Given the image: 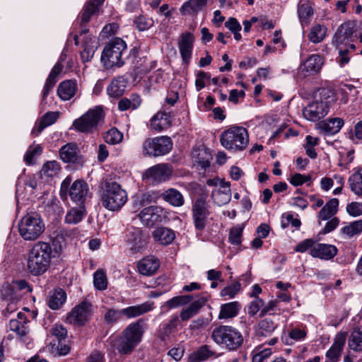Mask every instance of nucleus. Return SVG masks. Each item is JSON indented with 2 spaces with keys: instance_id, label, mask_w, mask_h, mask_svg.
Listing matches in <instances>:
<instances>
[{
  "instance_id": "nucleus-53",
  "label": "nucleus",
  "mask_w": 362,
  "mask_h": 362,
  "mask_svg": "<svg viewBox=\"0 0 362 362\" xmlns=\"http://www.w3.org/2000/svg\"><path fill=\"white\" fill-rule=\"evenodd\" d=\"M243 226L238 225L230 230L228 240L232 245H239L242 243Z\"/></svg>"
},
{
  "instance_id": "nucleus-7",
  "label": "nucleus",
  "mask_w": 362,
  "mask_h": 362,
  "mask_svg": "<svg viewBox=\"0 0 362 362\" xmlns=\"http://www.w3.org/2000/svg\"><path fill=\"white\" fill-rule=\"evenodd\" d=\"M105 117V112L102 106H95L89 109L79 118L74 120L73 125L75 129L83 133H92Z\"/></svg>"
},
{
  "instance_id": "nucleus-36",
  "label": "nucleus",
  "mask_w": 362,
  "mask_h": 362,
  "mask_svg": "<svg viewBox=\"0 0 362 362\" xmlns=\"http://www.w3.org/2000/svg\"><path fill=\"white\" fill-rule=\"evenodd\" d=\"M142 100L139 95L132 93L129 98H122L118 103V109L120 111L127 110H136L141 104Z\"/></svg>"
},
{
  "instance_id": "nucleus-17",
  "label": "nucleus",
  "mask_w": 362,
  "mask_h": 362,
  "mask_svg": "<svg viewBox=\"0 0 362 362\" xmlns=\"http://www.w3.org/2000/svg\"><path fill=\"white\" fill-rule=\"evenodd\" d=\"M69 195L73 202L84 204L90 197L88 184L83 180H75L69 187Z\"/></svg>"
},
{
  "instance_id": "nucleus-38",
  "label": "nucleus",
  "mask_w": 362,
  "mask_h": 362,
  "mask_svg": "<svg viewBox=\"0 0 362 362\" xmlns=\"http://www.w3.org/2000/svg\"><path fill=\"white\" fill-rule=\"evenodd\" d=\"M327 34V28L324 25L314 24L308 35L309 40L313 43L322 42Z\"/></svg>"
},
{
  "instance_id": "nucleus-6",
  "label": "nucleus",
  "mask_w": 362,
  "mask_h": 362,
  "mask_svg": "<svg viewBox=\"0 0 362 362\" xmlns=\"http://www.w3.org/2000/svg\"><path fill=\"white\" fill-rule=\"evenodd\" d=\"M18 230L25 240H35L45 230V224L38 214H29L21 218L18 224Z\"/></svg>"
},
{
  "instance_id": "nucleus-1",
  "label": "nucleus",
  "mask_w": 362,
  "mask_h": 362,
  "mask_svg": "<svg viewBox=\"0 0 362 362\" xmlns=\"http://www.w3.org/2000/svg\"><path fill=\"white\" fill-rule=\"evenodd\" d=\"M51 245L45 242H38L31 249L28 259V269L33 275L45 273L52 259Z\"/></svg>"
},
{
  "instance_id": "nucleus-60",
  "label": "nucleus",
  "mask_w": 362,
  "mask_h": 362,
  "mask_svg": "<svg viewBox=\"0 0 362 362\" xmlns=\"http://www.w3.org/2000/svg\"><path fill=\"white\" fill-rule=\"evenodd\" d=\"M123 315L122 310L110 309L105 314L104 319L107 323H113Z\"/></svg>"
},
{
  "instance_id": "nucleus-61",
  "label": "nucleus",
  "mask_w": 362,
  "mask_h": 362,
  "mask_svg": "<svg viewBox=\"0 0 362 362\" xmlns=\"http://www.w3.org/2000/svg\"><path fill=\"white\" fill-rule=\"evenodd\" d=\"M42 151V149L39 145L30 147L25 153L24 160L27 164L30 165L33 163V158L36 155H40Z\"/></svg>"
},
{
  "instance_id": "nucleus-39",
  "label": "nucleus",
  "mask_w": 362,
  "mask_h": 362,
  "mask_svg": "<svg viewBox=\"0 0 362 362\" xmlns=\"http://www.w3.org/2000/svg\"><path fill=\"white\" fill-rule=\"evenodd\" d=\"M98 10L99 7L97 5H95L93 2H87L78 16V19L80 21V25H83L88 23L91 16L98 12Z\"/></svg>"
},
{
  "instance_id": "nucleus-30",
  "label": "nucleus",
  "mask_w": 362,
  "mask_h": 362,
  "mask_svg": "<svg viewBox=\"0 0 362 362\" xmlns=\"http://www.w3.org/2000/svg\"><path fill=\"white\" fill-rule=\"evenodd\" d=\"M323 64L322 58L319 54H312L300 66L302 71L310 75L317 73Z\"/></svg>"
},
{
  "instance_id": "nucleus-37",
  "label": "nucleus",
  "mask_w": 362,
  "mask_h": 362,
  "mask_svg": "<svg viewBox=\"0 0 362 362\" xmlns=\"http://www.w3.org/2000/svg\"><path fill=\"white\" fill-rule=\"evenodd\" d=\"M208 0H189L181 7L183 15H195L206 4Z\"/></svg>"
},
{
  "instance_id": "nucleus-32",
  "label": "nucleus",
  "mask_w": 362,
  "mask_h": 362,
  "mask_svg": "<svg viewBox=\"0 0 362 362\" xmlns=\"http://www.w3.org/2000/svg\"><path fill=\"white\" fill-rule=\"evenodd\" d=\"M127 81L122 76L114 78L107 88V92L109 96L112 98H119L125 92Z\"/></svg>"
},
{
  "instance_id": "nucleus-57",
  "label": "nucleus",
  "mask_w": 362,
  "mask_h": 362,
  "mask_svg": "<svg viewBox=\"0 0 362 362\" xmlns=\"http://www.w3.org/2000/svg\"><path fill=\"white\" fill-rule=\"evenodd\" d=\"M88 40L90 42L92 40L91 38L86 37V40L83 44V50L81 52V56L84 62L90 61L95 53V46L89 45L88 42Z\"/></svg>"
},
{
  "instance_id": "nucleus-27",
  "label": "nucleus",
  "mask_w": 362,
  "mask_h": 362,
  "mask_svg": "<svg viewBox=\"0 0 362 362\" xmlns=\"http://www.w3.org/2000/svg\"><path fill=\"white\" fill-rule=\"evenodd\" d=\"M354 24L351 22H346L341 25L334 35L337 45L346 43V41L351 40L356 33Z\"/></svg>"
},
{
  "instance_id": "nucleus-2",
  "label": "nucleus",
  "mask_w": 362,
  "mask_h": 362,
  "mask_svg": "<svg viewBox=\"0 0 362 362\" xmlns=\"http://www.w3.org/2000/svg\"><path fill=\"white\" fill-rule=\"evenodd\" d=\"M144 332L141 320L131 323L115 339L113 346L120 354H129L141 341Z\"/></svg>"
},
{
  "instance_id": "nucleus-5",
  "label": "nucleus",
  "mask_w": 362,
  "mask_h": 362,
  "mask_svg": "<svg viewBox=\"0 0 362 362\" xmlns=\"http://www.w3.org/2000/svg\"><path fill=\"white\" fill-rule=\"evenodd\" d=\"M127 201V193L116 182H105L102 187L101 202L110 211L119 210Z\"/></svg>"
},
{
  "instance_id": "nucleus-29",
  "label": "nucleus",
  "mask_w": 362,
  "mask_h": 362,
  "mask_svg": "<svg viewBox=\"0 0 362 362\" xmlns=\"http://www.w3.org/2000/svg\"><path fill=\"white\" fill-rule=\"evenodd\" d=\"M154 240L163 245H168L175 238L174 230L166 227H158L152 233Z\"/></svg>"
},
{
  "instance_id": "nucleus-11",
  "label": "nucleus",
  "mask_w": 362,
  "mask_h": 362,
  "mask_svg": "<svg viewBox=\"0 0 362 362\" xmlns=\"http://www.w3.org/2000/svg\"><path fill=\"white\" fill-rule=\"evenodd\" d=\"M125 243L131 254L141 253L146 247L148 235L141 228L130 226L127 230Z\"/></svg>"
},
{
  "instance_id": "nucleus-22",
  "label": "nucleus",
  "mask_w": 362,
  "mask_h": 362,
  "mask_svg": "<svg viewBox=\"0 0 362 362\" xmlns=\"http://www.w3.org/2000/svg\"><path fill=\"white\" fill-rule=\"evenodd\" d=\"M171 126V119L168 113L159 111L150 119L148 128L156 132H160Z\"/></svg>"
},
{
  "instance_id": "nucleus-45",
  "label": "nucleus",
  "mask_w": 362,
  "mask_h": 362,
  "mask_svg": "<svg viewBox=\"0 0 362 362\" xmlns=\"http://www.w3.org/2000/svg\"><path fill=\"white\" fill-rule=\"evenodd\" d=\"M307 334L306 328L293 327L288 332V336L286 338V343L292 345L296 341H303Z\"/></svg>"
},
{
  "instance_id": "nucleus-35",
  "label": "nucleus",
  "mask_w": 362,
  "mask_h": 362,
  "mask_svg": "<svg viewBox=\"0 0 362 362\" xmlns=\"http://www.w3.org/2000/svg\"><path fill=\"white\" fill-rule=\"evenodd\" d=\"M162 198L170 205L176 207L182 206L185 204L182 194L177 189L170 188L165 190L161 195Z\"/></svg>"
},
{
  "instance_id": "nucleus-23",
  "label": "nucleus",
  "mask_w": 362,
  "mask_h": 362,
  "mask_svg": "<svg viewBox=\"0 0 362 362\" xmlns=\"http://www.w3.org/2000/svg\"><path fill=\"white\" fill-rule=\"evenodd\" d=\"M337 252V248L333 245L319 243L315 245L309 253L313 257L329 260L336 256Z\"/></svg>"
},
{
  "instance_id": "nucleus-19",
  "label": "nucleus",
  "mask_w": 362,
  "mask_h": 362,
  "mask_svg": "<svg viewBox=\"0 0 362 362\" xmlns=\"http://www.w3.org/2000/svg\"><path fill=\"white\" fill-rule=\"evenodd\" d=\"M194 37L191 33H185L180 35L177 46L182 59L185 64L190 62L194 47Z\"/></svg>"
},
{
  "instance_id": "nucleus-56",
  "label": "nucleus",
  "mask_w": 362,
  "mask_h": 362,
  "mask_svg": "<svg viewBox=\"0 0 362 362\" xmlns=\"http://www.w3.org/2000/svg\"><path fill=\"white\" fill-rule=\"evenodd\" d=\"M153 23L152 18H148L144 16H139L134 20V24L139 31L148 30L153 26Z\"/></svg>"
},
{
  "instance_id": "nucleus-16",
  "label": "nucleus",
  "mask_w": 362,
  "mask_h": 362,
  "mask_svg": "<svg viewBox=\"0 0 362 362\" xmlns=\"http://www.w3.org/2000/svg\"><path fill=\"white\" fill-rule=\"evenodd\" d=\"M346 338V332L341 331L337 333L334 337L332 346L325 354L326 362H338L340 360Z\"/></svg>"
},
{
  "instance_id": "nucleus-18",
  "label": "nucleus",
  "mask_w": 362,
  "mask_h": 362,
  "mask_svg": "<svg viewBox=\"0 0 362 362\" xmlns=\"http://www.w3.org/2000/svg\"><path fill=\"white\" fill-rule=\"evenodd\" d=\"M91 304L86 301L76 305L68 313L66 321L69 324L83 325L90 316Z\"/></svg>"
},
{
  "instance_id": "nucleus-49",
  "label": "nucleus",
  "mask_w": 362,
  "mask_h": 362,
  "mask_svg": "<svg viewBox=\"0 0 362 362\" xmlns=\"http://www.w3.org/2000/svg\"><path fill=\"white\" fill-rule=\"evenodd\" d=\"M212 352L207 346H203L189 356V362H202L211 356Z\"/></svg>"
},
{
  "instance_id": "nucleus-31",
  "label": "nucleus",
  "mask_w": 362,
  "mask_h": 362,
  "mask_svg": "<svg viewBox=\"0 0 362 362\" xmlns=\"http://www.w3.org/2000/svg\"><path fill=\"white\" fill-rule=\"evenodd\" d=\"M28 320L23 313H18L16 319H11L9 322L11 330L16 332L20 336H25L29 331Z\"/></svg>"
},
{
  "instance_id": "nucleus-51",
  "label": "nucleus",
  "mask_w": 362,
  "mask_h": 362,
  "mask_svg": "<svg viewBox=\"0 0 362 362\" xmlns=\"http://www.w3.org/2000/svg\"><path fill=\"white\" fill-rule=\"evenodd\" d=\"M59 117L58 112H48L42 118L37 127L38 133L41 132L45 127L54 124Z\"/></svg>"
},
{
  "instance_id": "nucleus-50",
  "label": "nucleus",
  "mask_w": 362,
  "mask_h": 362,
  "mask_svg": "<svg viewBox=\"0 0 362 362\" xmlns=\"http://www.w3.org/2000/svg\"><path fill=\"white\" fill-rule=\"evenodd\" d=\"M241 290V284L235 281L233 284L224 287L220 292L222 297L233 298Z\"/></svg>"
},
{
  "instance_id": "nucleus-9",
  "label": "nucleus",
  "mask_w": 362,
  "mask_h": 362,
  "mask_svg": "<svg viewBox=\"0 0 362 362\" xmlns=\"http://www.w3.org/2000/svg\"><path fill=\"white\" fill-rule=\"evenodd\" d=\"M173 146L171 139L166 136L147 138L142 144V154L145 157H158L170 152Z\"/></svg>"
},
{
  "instance_id": "nucleus-46",
  "label": "nucleus",
  "mask_w": 362,
  "mask_h": 362,
  "mask_svg": "<svg viewBox=\"0 0 362 362\" xmlns=\"http://www.w3.org/2000/svg\"><path fill=\"white\" fill-rule=\"evenodd\" d=\"M84 216L85 209L83 206L72 208L66 213L65 222L69 224H76L83 219Z\"/></svg>"
},
{
  "instance_id": "nucleus-10",
  "label": "nucleus",
  "mask_w": 362,
  "mask_h": 362,
  "mask_svg": "<svg viewBox=\"0 0 362 362\" xmlns=\"http://www.w3.org/2000/svg\"><path fill=\"white\" fill-rule=\"evenodd\" d=\"M210 214V206L206 198L199 197L192 202V216L197 230L202 232L204 230Z\"/></svg>"
},
{
  "instance_id": "nucleus-3",
  "label": "nucleus",
  "mask_w": 362,
  "mask_h": 362,
  "mask_svg": "<svg viewBox=\"0 0 362 362\" xmlns=\"http://www.w3.org/2000/svg\"><path fill=\"white\" fill-rule=\"evenodd\" d=\"M220 142L222 146L228 151H242L246 149L249 144V134L243 127L232 126L221 133Z\"/></svg>"
},
{
  "instance_id": "nucleus-58",
  "label": "nucleus",
  "mask_w": 362,
  "mask_h": 362,
  "mask_svg": "<svg viewBox=\"0 0 362 362\" xmlns=\"http://www.w3.org/2000/svg\"><path fill=\"white\" fill-rule=\"evenodd\" d=\"M211 159V155L205 149L200 150L196 157V161L202 166V168L209 167Z\"/></svg>"
},
{
  "instance_id": "nucleus-15",
  "label": "nucleus",
  "mask_w": 362,
  "mask_h": 362,
  "mask_svg": "<svg viewBox=\"0 0 362 362\" xmlns=\"http://www.w3.org/2000/svg\"><path fill=\"white\" fill-rule=\"evenodd\" d=\"M59 156L64 163H72L77 167L82 166L84 163L80 150L74 143H68L63 146L59 150Z\"/></svg>"
},
{
  "instance_id": "nucleus-55",
  "label": "nucleus",
  "mask_w": 362,
  "mask_h": 362,
  "mask_svg": "<svg viewBox=\"0 0 362 362\" xmlns=\"http://www.w3.org/2000/svg\"><path fill=\"white\" fill-rule=\"evenodd\" d=\"M264 305V301L260 298H256L252 300L247 305V314L250 317H253L257 314L259 311L261 312L262 308Z\"/></svg>"
},
{
  "instance_id": "nucleus-59",
  "label": "nucleus",
  "mask_w": 362,
  "mask_h": 362,
  "mask_svg": "<svg viewBox=\"0 0 362 362\" xmlns=\"http://www.w3.org/2000/svg\"><path fill=\"white\" fill-rule=\"evenodd\" d=\"M349 138L354 143L362 141V120L355 124L354 129L350 132Z\"/></svg>"
},
{
  "instance_id": "nucleus-24",
  "label": "nucleus",
  "mask_w": 362,
  "mask_h": 362,
  "mask_svg": "<svg viewBox=\"0 0 362 362\" xmlns=\"http://www.w3.org/2000/svg\"><path fill=\"white\" fill-rule=\"evenodd\" d=\"M155 308L153 301H146L144 303L136 305L129 306L122 309L124 316L127 318H134L151 311Z\"/></svg>"
},
{
  "instance_id": "nucleus-14",
  "label": "nucleus",
  "mask_w": 362,
  "mask_h": 362,
  "mask_svg": "<svg viewBox=\"0 0 362 362\" xmlns=\"http://www.w3.org/2000/svg\"><path fill=\"white\" fill-rule=\"evenodd\" d=\"M328 112L327 101L315 100L304 107L303 114L306 119L315 122L325 117Z\"/></svg>"
},
{
  "instance_id": "nucleus-64",
  "label": "nucleus",
  "mask_w": 362,
  "mask_h": 362,
  "mask_svg": "<svg viewBox=\"0 0 362 362\" xmlns=\"http://www.w3.org/2000/svg\"><path fill=\"white\" fill-rule=\"evenodd\" d=\"M346 211L352 216H358L362 215V203L351 202L346 206Z\"/></svg>"
},
{
  "instance_id": "nucleus-40",
  "label": "nucleus",
  "mask_w": 362,
  "mask_h": 362,
  "mask_svg": "<svg viewBox=\"0 0 362 362\" xmlns=\"http://www.w3.org/2000/svg\"><path fill=\"white\" fill-rule=\"evenodd\" d=\"M348 346L354 351H362V329L358 327L354 329L349 337Z\"/></svg>"
},
{
  "instance_id": "nucleus-54",
  "label": "nucleus",
  "mask_w": 362,
  "mask_h": 362,
  "mask_svg": "<svg viewBox=\"0 0 362 362\" xmlns=\"http://www.w3.org/2000/svg\"><path fill=\"white\" fill-rule=\"evenodd\" d=\"M342 234L352 237L362 232V220L356 221L341 229Z\"/></svg>"
},
{
  "instance_id": "nucleus-8",
  "label": "nucleus",
  "mask_w": 362,
  "mask_h": 362,
  "mask_svg": "<svg viewBox=\"0 0 362 362\" xmlns=\"http://www.w3.org/2000/svg\"><path fill=\"white\" fill-rule=\"evenodd\" d=\"M126 48V42L120 37H115L110 41L104 47L101 56V60L104 62L105 66L107 67L122 66L124 64L122 56Z\"/></svg>"
},
{
  "instance_id": "nucleus-42",
  "label": "nucleus",
  "mask_w": 362,
  "mask_h": 362,
  "mask_svg": "<svg viewBox=\"0 0 362 362\" xmlns=\"http://www.w3.org/2000/svg\"><path fill=\"white\" fill-rule=\"evenodd\" d=\"M276 329V325L272 320L264 319L258 322L255 332L257 336L266 337L270 335Z\"/></svg>"
},
{
  "instance_id": "nucleus-34",
  "label": "nucleus",
  "mask_w": 362,
  "mask_h": 362,
  "mask_svg": "<svg viewBox=\"0 0 362 362\" xmlns=\"http://www.w3.org/2000/svg\"><path fill=\"white\" fill-rule=\"evenodd\" d=\"M241 305L238 301H233L223 304L218 314L219 320H227L238 315Z\"/></svg>"
},
{
  "instance_id": "nucleus-63",
  "label": "nucleus",
  "mask_w": 362,
  "mask_h": 362,
  "mask_svg": "<svg viewBox=\"0 0 362 362\" xmlns=\"http://www.w3.org/2000/svg\"><path fill=\"white\" fill-rule=\"evenodd\" d=\"M315 245V242L313 239H305L296 245L295 251L303 253L308 250H310Z\"/></svg>"
},
{
  "instance_id": "nucleus-25",
  "label": "nucleus",
  "mask_w": 362,
  "mask_h": 362,
  "mask_svg": "<svg viewBox=\"0 0 362 362\" xmlns=\"http://www.w3.org/2000/svg\"><path fill=\"white\" fill-rule=\"evenodd\" d=\"M207 298L204 296H200L197 300L193 301L188 307L183 308L180 314L182 321H187L196 315L200 309L205 305Z\"/></svg>"
},
{
  "instance_id": "nucleus-62",
  "label": "nucleus",
  "mask_w": 362,
  "mask_h": 362,
  "mask_svg": "<svg viewBox=\"0 0 362 362\" xmlns=\"http://www.w3.org/2000/svg\"><path fill=\"white\" fill-rule=\"evenodd\" d=\"M298 16L300 21H305L313 14V8L308 4H303L300 5L298 10Z\"/></svg>"
},
{
  "instance_id": "nucleus-4",
  "label": "nucleus",
  "mask_w": 362,
  "mask_h": 362,
  "mask_svg": "<svg viewBox=\"0 0 362 362\" xmlns=\"http://www.w3.org/2000/svg\"><path fill=\"white\" fill-rule=\"evenodd\" d=\"M211 337L216 344L229 351L237 350L243 343L242 333L228 325H219L214 328Z\"/></svg>"
},
{
  "instance_id": "nucleus-44",
  "label": "nucleus",
  "mask_w": 362,
  "mask_h": 362,
  "mask_svg": "<svg viewBox=\"0 0 362 362\" xmlns=\"http://www.w3.org/2000/svg\"><path fill=\"white\" fill-rule=\"evenodd\" d=\"M93 286L98 291H105L108 286V280L104 269L96 270L93 275Z\"/></svg>"
},
{
  "instance_id": "nucleus-21",
  "label": "nucleus",
  "mask_w": 362,
  "mask_h": 362,
  "mask_svg": "<svg viewBox=\"0 0 362 362\" xmlns=\"http://www.w3.org/2000/svg\"><path fill=\"white\" fill-rule=\"evenodd\" d=\"M219 189H215L211 193V199L214 204L222 206L228 204L231 199L230 186L228 182L220 181Z\"/></svg>"
},
{
  "instance_id": "nucleus-26",
  "label": "nucleus",
  "mask_w": 362,
  "mask_h": 362,
  "mask_svg": "<svg viewBox=\"0 0 362 362\" xmlns=\"http://www.w3.org/2000/svg\"><path fill=\"white\" fill-rule=\"evenodd\" d=\"M344 125V120L339 117L330 118L317 124L318 129L325 134L333 135L338 133Z\"/></svg>"
},
{
  "instance_id": "nucleus-41",
  "label": "nucleus",
  "mask_w": 362,
  "mask_h": 362,
  "mask_svg": "<svg viewBox=\"0 0 362 362\" xmlns=\"http://www.w3.org/2000/svg\"><path fill=\"white\" fill-rule=\"evenodd\" d=\"M338 206L339 201L337 199H330L319 212V218L322 220L329 219L337 213Z\"/></svg>"
},
{
  "instance_id": "nucleus-20",
  "label": "nucleus",
  "mask_w": 362,
  "mask_h": 362,
  "mask_svg": "<svg viewBox=\"0 0 362 362\" xmlns=\"http://www.w3.org/2000/svg\"><path fill=\"white\" fill-rule=\"evenodd\" d=\"M160 267L159 259L153 255H148L140 259L137 263V269L143 276H152Z\"/></svg>"
},
{
  "instance_id": "nucleus-43",
  "label": "nucleus",
  "mask_w": 362,
  "mask_h": 362,
  "mask_svg": "<svg viewBox=\"0 0 362 362\" xmlns=\"http://www.w3.org/2000/svg\"><path fill=\"white\" fill-rule=\"evenodd\" d=\"M66 298V293L62 289L57 290L50 295L48 305L52 310L59 309L64 303Z\"/></svg>"
},
{
  "instance_id": "nucleus-48",
  "label": "nucleus",
  "mask_w": 362,
  "mask_h": 362,
  "mask_svg": "<svg viewBox=\"0 0 362 362\" xmlns=\"http://www.w3.org/2000/svg\"><path fill=\"white\" fill-rule=\"evenodd\" d=\"M61 170L59 163L56 160L46 162L40 171L42 176L52 177L57 176Z\"/></svg>"
},
{
  "instance_id": "nucleus-52",
  "label": "nucleus",
  "mask_w": 362,
  "mask_h": 362,
  "mask_svg": "<svg viewBox=\"0 0 362 362\" xmlns=\"http://www.w3.org/2000/svg\"><path fill=\"white\" fill-rule=\"evenodd\" d=\"M104 139L107 144L115 145L122 141L123 134L116 128H112L105 133Z\"/></svg>"
},
{
  "instance_id": "nucleus-12",
  "label": "nucleus",
  "mask_w": 362,
  "mask_h": 362,
  "mask_svg": "<svg viewBox=\"0 0 362 362\" xmlns=\"http://www.w3.org/2000/svg\"><path fill=\"white\" fill-rule=\"evenodd\" d=\"M168 212L158 206H150L143 209L138 214L141 221L147 226H153L156 223L165 222L168 218Z\"/></svg>"
},
{
  "instance_id": "nucleus-47",
  "label": "nucleus",
  "mask_w": 362,
  "mask_h": 362,
  "mask_svg": "<svg viewBox=\"0 0 362 362\" xmlns=\"http://www.w3.org/2000/svg\"><path fill=\"white\" fill-rule=\"evenodd\" d=\"M193 299L192 295H182L173 297L165 303V306L168 309H173L180 306H183L189 304Z\"/></svg>"
},
{
  "instance_id": "nucleus-13",
  "label": "nucleus",
  "mask_w": 362,
  "mask_h": 362,
  "mask_svg": "<svg viewBox=\"0 0 362 362\" xmlns=\"http://www.w3.org/2000/svg\"><path fill=\"white\" fill-rule=\"evenodd\" d=\"M172 168L168 164L159 163L148 168L143 174V180H150L153 182L160 183L170 177Z\"/></svg>"
},
{
  "instance_id": "nucleus-33",
  "label": "nucleus",
  "mask_w": 362,
  "mask_h": 362,
  "mask_svg": "<svg viewBox=\"0 0 362 362\" xmlns=\"http://www.w3.org/2000/svg\"><path fill=\"white\" fill-rule=\"evenodd\" d=\"M351 190L357 195L362 194V166L354 168L348 180Z\"/></svg>"
},
{
  "instance_id": "nucleus-28",
  "label": "nucleus",
  "mask_w": 362,
  "mask_h": 362,
  "mask_svg": "<svg viewBox=\"0 0 362 362\" xmlns=\"http://www.w3.org/2000/svg\"><path fill=\"white\" fill-rule=\"evenodd\" d=\"M78 86L76 81H64L58 86L57 95L62 100H69L75 95Z\"/></svg>"
}]
</instances>
